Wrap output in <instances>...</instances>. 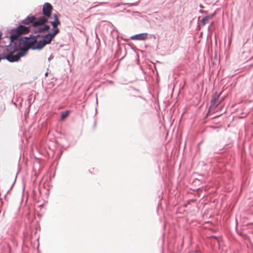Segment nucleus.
<instances>
[{"mask_svg": "<svg viewBox=\"0 0 253 253\" xmlns=\"http://www.w3.org/2000/svg\"><path fill=\"white\" fill-rule=\"evenodd\" d=\"M53 9L52 6L48 2L45 3L42 7V13L44 16L39 18L36 17L34 16L27 17L25 19L22 21V23L25 25L31 24L33 31L35 33H40L48 31L50 27L48 25H44L47 22V18H50L51 12Z\"/></svg>", "mask_w": 253, "mask_h": 253, "instance_id": "obj_1", "label": "nucleus"}, {"mask_svg": "<svg viewBox=\"0 0 253 253\" xmlns=\"http://www.w3.org/2000/svg\"><path fill=\"white\" fill-rule=\"evenodd\" d=\"M27 41L26 37H24L16 41V42H10L7 48L9 53L6 56V58L10 62H15L26 55L28 50L30 48Z\"/></svg>", "mask_w": 253, "mask_h": 253, "instance_id": "obj_2", "label": "nucleus"}, {"mask_svg": "<svg viewBox=\"0 0 253 253\" xmlns=\"http://www.w3.org/2000/svg\"><path fill=\"white\" fill-rule=\"evenodd\" d=\"M52 33H49L45 35L42 40H40V35H37L30 38H26L28 44L30 48L33 49H41L46 44L51 42L52 39L59 32V29L53 31Z\"/></svg>", "mask_w": 253, "mask_h": 253, "instance_id": "obj_3", "label": "nucleus"}, {"mask_svg": "<svg viewBox=\"0 0 253 253\" xmlns=\"http://www.w3.org/2000/svg\"><path fill=\"white\" fill-rule=\"evenodd\" d=\"M30 32V28L22 25L18 26L16 29H13L11 31L10 36V42H16L18 38L23 34H26Z\"/></svg>", "mask_w": 253, "mask_h": 253, "instance_id": "obj_4", "label": "nucleus"}, {"mask_svg": "<svg viewBox=\"0 0 253 253\" xmlns=\"http://www.w3.org/2000/svg\"><path fill=\"white\" fill-rule=\"evenodd\" d=\"M50 20L49 23L51 24L53 27V31L55 29H58L57 26L60 24V21L59 18V15L57 14H54L53 15V17H50Z\"/></svg>", "mask_w": 253, "mask_h": 253, "instance_id": "obj_5", "label": "nucleus"}, {"mask_svg": "<svg viewBox=\"0 0 253 253\" xmlns=\"http://www.w3.org/2000/svg\"><path fill=\"white\" fill-rule=\"evenodd\" d=\"M148 38V34L146 33H141L133 35L130 37L132 40L144 41Z\"/></svg>", "mask_w": 253, "mask_h": 253, "instance_id": "obj_6", "label": "nucleus"}, {"mask_svg": "<svg viewBox=\"0 0 253 253\" xmlns=\"http://www.w3.org/2000/svg\"><path fill=\"white\" fill-rule=\"evenodd\" d=\"M218 95L215 94L212 96L211 100V101L210 109H215L219 104V102L218 101Z\"/></svg>", "mask_w": 253, "mask_h": 253, "instance_id": "obj_7", "label": "nucleus"}, {"mask_svg": "<svg viewBox=\"0 0 253 253\" xmlns=\"http://www.w3.org/2000/svg\"><path fill=\"white\" fill-rule=\"evenodd\" d=\"M214 16V13L206 16L201 21L202 24L205 25L210 19H212Z\"/></svg>", "mask_w": 253, "mask_h": 253, "instance_id": "obj_8", "label": "nucleus"}, {"mask_svg": "<svg viewBox=\"0 0 253 253\" xmlns=\"http://www.w3.org/2000/svg\"><path fill=\"white\" fill-rule=\"evenodd\" d=\"M70 113V111H69V110H66V111L62 112L61 114V119L62 120H64L65 119H66L69 116Z\"/></svg>", "mask_w": 253, "mask_h": 253, "instance_id": "obj_9", "label": "nucleus"}, {"mask_svg": "<svg viewBox=\"0 0 253 253\" xmlns=\"http://www.w3.org/2000/svg\"><path fill=\"white\" fill-rule=\"evenodd\" d=\"M1 36H2V33L0 31V40L1 39ZM1 58L0 57V61L1 60Z\"/></svg>", "mask_w": 253, "mask_h": 253, "instance_id": "obj_10", "label": "nucleus"}]
</instances>
